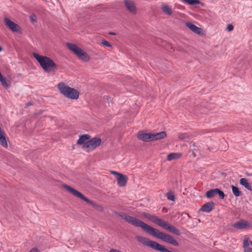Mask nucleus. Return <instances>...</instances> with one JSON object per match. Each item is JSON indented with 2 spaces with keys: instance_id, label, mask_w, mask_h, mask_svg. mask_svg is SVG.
<instances>
[{
  "instance_id": "f257e3e1",
  "label": "nucleus",
  "mask_w": 252,
  "mask_h": 252,
  "mask_svg": "<svg viewBox=\"0 0 252 252\" xmlns=\"http://www.w3.org/2000/svg\"><path fill=\"white\" fill-rule=\"evenodd\" d=\"M120 217L128 223L135 226L141 227L144 231L151 235L160 239L165 243H169L174 246H179L178 242L171 235L160 231L135 217L129 216L125 213L121 214Z\"/></svg>"
},
{
  "instance_id": "f03ea898",
  "label": "nucleus",
  "mask_w": 252,
  "mask_h": 252,
  "mask_svg": "<svg viewBox=\"0 0 252 252\" xmlns=\"http://www.w3.org/2000/svg\"><path fill=\"white\" fill-rule=\"evenodd\" d=\"M32 55L45 72H54L57 70V65L51 58L46 56L40 55L36 53H33Z\"/></svg>"
},
{
  "instance_id": "7ed1b4c3",
  "label": "nucleus",
  "mask_w": 252,
  "mask_h": 252,
  "mask_svg": "<svg viewBox=\"0 0 252 252\" xmlns=\"http://www.w3.org/2000/svg\"><path fill=\"white\" fill-rule=\"evenodd\" d=\"M142 215L145 218H147L152 222L156 223L157 225L162 227L164 229L178 236L180 235L181 233L180 231L175 226L169 224L167 221L162 220L155 215H153L144 212L142 213Z\"/></svg>"
},
{
  "instance_id": "20e7f679",
  "label": "nucleus",
  "mask_w": 252,
  "mask_h": 252,
  "mask_svg": "<svg viewBox=\"0 0 252 252\" xmlns=\"http://www.w3.org/2000/svg\"><path fill=\"white\" fill-rule=\"evenodd\" d=\"M60 93L65 97L77 100L79 96V92L76 89L70 87L63 82H60L57 86Z\"/></svg>"
},
{
  "instance_id": "39448f33",
  "label": "nucleus",
  "mask_w": 252,
  "mask_h": 252,
  "mask_svg": "<svg viewBox=\"0 0 252 252\" xmlns=\"http://www.w3.org/2000/svg\"><path fill=\"white\" fill-rule=\"evenodd\" d=\"M136 239L143 245L148 246L151 249L161 252H172L165 248L163 245L156 241L150 240L147 238L142 236H136Z\"/></svg>"
},
{
  "instance_id": "423d86ee",
  "label": "nucleus",
  "mask_w": 252,
  "mask_h": 252,
  "mask_svg": "<svg viewBox=\"0 0 252 252\" xmlns=\"http://www.w3.org/2000/svg\"><path fill=\"white\" fill-rule=\"evenodd\" d=\"M63 187L64 189H65L72 195L80 199H81L85 201V202L89 203L98 211L100 212H102L103 211V208L101 206L95 203L93 201L89 200L87 197H86L82 193L77 190L73 188L72 187L66 184L63 185Z\"/></svg>"
},
{
  "instance_id": "0eeeda50",
  "label": "nucleus",
  "mask_w": 252,
  "mask_h": 252,
  "mask_svg": "<svg viewBox=\"0 0 252 252\" xmlns=\"http://www.w3.org/2000/svg\"><path fill=\"white\" fill-rule=\"evenodd\" d=\"M66 46L68 49L73 53L80 60L86 63L90 61V57L89 55L76 44L68 42L66 43Z\"/></svg>"
},
{
  "instance_id": "6e6552de",
  "label": "nucleus",
  "mask_w": 252,
  "mask_h": 252,
  "mask_svg": "<svg viewBox=\"0 0 252 252\" xmlns=\"http://www.w3.org/2000/svg\"><path fill=\"white\" fill-rule=\"evenodd\" d=\"M101 139L99 137H94L87 141L83 145L82 148L86 152L90 153L100 145Z\"/></svg>"
},
{
  "instance_id": "1a4fd4ad",
  "label": "nucleus",
  "mask_w": 252,
  "mask_h": 252,
  "mask_svg": "<svg viewBox=\"0 0 252 252\" xmlns=\"http://www.w3.org/2000/svg\"><path fill=\"white\" fill-rule=\"evenodd\" d=\"M110 173L112 175L117 176V183L119 186L123 187L126 185L128 180V177L126 175L115 171H110Z\"/></svg>"
},
{
  "instance_id": "9d476101",
  "label": "nucleus",
  "mask_w": 252,
  "mask_h": 252,
  "mask_svg": "<svg viewBox=\"0 0 252 252\" xmlns=\"http://www.w3.org/2000/svg\"><path fill=\"white\" fill-rule=\"evenodd\" d=\"M217 194H218L220 198L221 199L224 198V193L219 189H214L207 191L205 195L206 197L211 198L215 197Z\"/></svg>"
},
{
  "instance_id": "9b49d317",
  "label": "nucleus",
  "mask_w": 252,
  "mask_h": 252,
  "mask_svg": "<svg viewBox=\"0 0 252 252\" xmlns=\"http://www.w3.org/2000/svg\"><path fill=\"white\" fill-rule=\"evenodd\" d=\"M124 2L127 10L130 13L132 14H136L137 9L133 0H125Z\"/></svg>"
},
{
  "instance_id": "f8f14e48",
  "label": "nucleus",
  "mask_w": 252,
  "mask_h": 252,
  "mask_svg": "<svg viewBox=\"0 0 252 252\" xmlns=\"http://www.w3.org/2000/svg\"><path fill=\"white\" fill-rule=\"evenodd\" d=\"M4 22L5 25L13 32H17L20 30V28L18 24L11 21L8 18H4Z\"/></svg>"
},
{
  "instance_id": "ddd939ff",
  "label": "nucleus",
  "mask_w": 252,
  "mask_h": 252,
  "mask_svg": "<svg viewBox=\"0 0 252 252\" xmlns=\"http://www.w3.org/2000/svg\"><path fill=\"white\" fill-rule=\"evenodd\" d=\"M251 224L248 221L241 220L233 224V227L237 229H244L249 228Z\"/></svg>"
},
{
  "instance_id": "4468645a",
  "label": "nucleus",
  "mask_w": 252,
  "mask_h": 252,
  "mask_svg": "<svg viewBox=\"0 0 252 252\" xmlns=\"http://www.w3.org/2000/svg\"><path fill=\"white\" fill-rule=\"evenodd\" d=\"M137 137L138 139L144 142L152 141V133H145L140 131L138 132Z\"/></svg>"
},
{
  "instance_id": "2eb2a0df",
  "label": "nucleus",
  "mask_w": 252,
  "mask_h": 252,
  "mask_svg": "<svg viewBox=\"0 0 252 252\" xmlns=\"http://www.w3.org/2000/svg\"><path fill=\"white\" fill-rule=\"evenodd\" d=\"M185 25L193 32L201 35L202 34V29L200 28L197 27L195 25L191 22H187Z\"/></svg>"
},
{
  "instance_id": "dca6fc26",
  "label": "nucleus",
  "mask_w": 252,
  "mask_h": 252,
  "mask_svg": "<svg viewBox=\"0 0 252 252\" xmlns=\"http://www.w3.org/2000/svg\"><path fill=\"white\" fill-rule=\"evenodd\" d=\"M215 203L213 202H209L204 204L200 208V211L206 213L210 212L214 209Z\"/></svg>"
},
{
  "instance_id": "f3484780",
  "label": "nucleus",
  "mask_w": 252,
  "mask_h": 252,
  "mask_svg": "<svg viewBox=\"0 0 252 252\" xmlns=\"http://www.w3.org/2000/svg\"><path fill=\"white\" fill-rule=\"evenodd\" d=\"M91 138V136L88 134L81 135L79 136L78 140L77 141L76 144L78 145H83L86 143L87 140Z\"/></svg>"
},
{
  "instance_id": "a211bd4d",
  "label": "nucleus",
  "mask_w": 252,
  "mask_h": 252,
  "mask_svg": "<svg viewBox=\"0 0 252 252\" xmlns=\"http://www.w3.org/2000/svg\"><path fill=\"white\" fill-rule=\"evenodd\" d=\"M167 136L164 131H161L157 133H152V141L154 140H159L165 138Z\"/></svg>"
},
{
  "instance_id": "6ab92c4d",
  "label": "nucleus",
  "mask_w": 252,
  "mask_h": 252,
  "mask_svg": "<svg viewBox=\"0 0 252 252\" xmlns=\"http://www.w3.org/2000/svg\"><path fill=\"white\" fill-rule=\"evenodd\" d=\"M182 156V154L181 153H171L169 154L167 156V160L168 161H171L180 158Z\"/></svg>"
},
{
  "instance_id": "aec40b11",
  "label": "nucleus",
  "mask_w": 252,
  "mask_h": 252,
  "mask_svg": "<svg viewBox=\"0 0 252 252\" xmlns=\"http://www.w3.org/2000/svg\"><path fill=\"white\" fill-rule=\"evenodd\" d=\"M240 184L243 186L245 188L249 190H252V189L251 186L249 184L248 179L246 178H242L240 180Z\"/></svg>"
},
{
  "instance_id": "412c9836",
  "label": "nucleus",
  "mask_w": 252,
  "mask_h": 252,
  "mask_svg": "<svg viewBox=\"0 0 252 252\" xmlns=\"http://www.w3.org/2000/svg\"><path fill=\"white\" fill-rule=\"evenodd\" d=\"M161 9L165 14L168 15H171L172 14V10L167 5L163 4L162 5Z\"/></svg>"
},
{
  "instance_id": "4be33fe9",
  "label": "nucleus",
  "mask_w": 252,
  "mask_h": 252,
  "mask_svg": "<svg viewBox=\"0 0 252 252\" xmlns=\"http://www.w3.org/2000/svg\"><path fill=\"white\" fill-rule=\"evenodd\" d=\"M231 188H232V192L235 196L238 197V196H240L241 192L240 191L239 189L237 187H236L233 185H232Z\"/></svg>"
},
{
  "instance_id": "5701e85b",
  "label": "nucleus",
  "mask_w": 252,
  "mask_h": 252,
  "mask_svg": "<svg viewBox=\"0 0 252 252\" xmlns=\"http://www.w3.org/2000/svg\"><path fill=\"white\" fill-rule=\"evenodd\" d=\"M183 2L189 4L194 5L199 4L200 2L198 0H182Z\"/></svg>"
},
{
  "instance_id": "b1692460",
  "label": "nucleus",
  "mask_w": 252,
  "mask_h": 252,
  "mask_svg": "<svg viewBox=\"0 0 252 252\" xmlns=\"http://www.w3.org/2000/svg\"><path fill=\"white\" fill-rule=\"evenodd\" d=\"M0 82L1 85L6 88H8L10 86V84L6 82L5 79L3 76L0 78Z\"/></svg>"
},
{
  "instance_id": "393cba45",
  "label": "nucleus",
  "mask_w": 252,
  "mask_h": 252,
  "mask_svg": "<svg viewBox=\"0 0 252 252\" xmlns=\"http://www.w3.org/2000/svg\"><path fill=\"white\" fill-rule=\"evenodd\" d=\"M178 138L181 140H184L189 138V135L187 133H180L178 134Z\"/></svg>"
},
{
  "instance_id": "a878e982",
  "label": "nucleus",
  "mask_w": 252,
  "mask_h": 252,
  "mask_svg": "<svg viewBox=\"0 0 252 252\" xmlns=\"http://www.w3.org/2000/svg\"><path fill=\"white\" fill-rule=\"evenodd\" d=\"M166 196L168 200H170L171 201L175 200V197H174V194L171 192H167L166 194Z\"/></svg>"
},
{
  "instance_id": "bb28decb",
  "label": "nucleus",
  "mask_w": 252,
  "mask_h": 252,
  "mask_svg": "<svg viewBox=\"0 0 252 252\" xmlns=\"http://www.w3.org/2000/svg\"><path fill=\"white\" fill-rule=\"evenodd\" d=\"M101 44L107 47H112L111 44L108 41L104 39L101 41Z\"/></svg>"
},
{
  "instance_id": "cd10ccee",
  "label": "nucleus",
  "mask_w": 252,
  "mask_h": 252,
  "mask_svg": "<svg viewBox=\"0 0 252 252\" xmlns=\"http://www.w3.org/2000/svg\"><path fill=\"white\" fill-rule=\"evenodd\" d=\"M30 20L32 23H34L37 21V18L35 15L32 14L30 16Z\"/></svg>"
},
{
  "instance_id": "c85d7f7f",
  "label": "nucleus",
  "mask_w": 252,
  "mask_h": 252,
  "mask_svg": "<svg viewBox=\"0 0 252 252\" xmlns=\"http://www.w3.org/2000/svg\"><path fill=\"white\" fill-rule=\"evenodd\" d=\"M234 29L233 26L231 24H229L226 27V30L228 32H231Z\"/></svg>"
},
{
  "instance_id": "c756f323",
  "label": "nucleus",
  "mask_w": 252,
  "mask_h": 252,
  "mask_svg": "<svg viewBox=\"0 0 252 252\" xmlns=\"http://www.w3.org/2000/svg\"><path fill=\"white\" fill-rule=\"evenodd\" d=\"M244 248L245 249L246 248H249V244L248 240H245L243 243Z\"/></svg>"
},
{
  "instance_id": "7c9ffc66",
  "label": "nucleus",
  "mask_w": 252,
  "mask_h": 252,
  "mask_svg": "<svg viewBox=\"0 0 252 252\" xmlns=\"http://www.w3.org/2000/svg\"><path fill=\"white\" fill-rule=\"evenodd\" d=\"M28 252H39V251L37 248H33Z\"/></svg>"
},
{
  "instance_id": "2f4dec72",
  "label": "nucleus",
  "mask_w": 252,
  "mask_h": 252,
  "mask_svg": "<svg viewBox=\"0 0 252 252\" xmlns=\"http://www.w3.org/2000/svg\"><path fill=\"white\" fill-rule=\"evenodd\" d=\"M245 252H252V250L250 248H246L245 249Z\"/></svg>"
},
{
  "instance_id": "473e14b6",
  "label": "nucleus",
  "mask_w": 252,
  "mask_h": 252,
  "mask_svg": "<svg viewBox=\"0 0 252 252\" xmlns=\"http://www.w3.org/2000/svg\"><path fill=\"white\" fill-rule=\"evenodd\" d=\"M32 105V104L31 102H29V103H28L26 104V105L27 106H30V105Z\"/></svg>"
},
{
  "instance_id": "72a5a7b5",
  "label": "nucleus",
  "mask_w": 252,
  "mask_h": 252,
  "mask_svg": "<svg viewBox=\"0 0 252 252\" xmlns=\"http://www.w3.org/2000/svg\"><path fill=\"white\" fill-rule=\"evenodd\" d=\"M191 145H192V147H195V144L194 143H191Z\"/></svg>"
},
{
  "instance_id": "f704fd0d",
  "label": "nucleus",
  "mask_w": 252,
  "mask_h": 252,
  "mask_svg": "<svg viewBox=\"0 0 252 252\" xmlns=\"http://www.w3.org/2000/svg\"><path fill=\"white\" fill-rule=\"evenodd\" d=\"M110 34H111V35H115V34L114 33H112V32H110L109 33Z\"/></svg>"
},
{
  "instance_id": "c9c22d12",
  "label": "nucleus",
  "mask_w": 252,
  "mask_h": 252,
  "mask_svg": "<svg viewBox=\"0 0 252 252\" xmlns=\"http://www.w3.org/2000/svg\"><path fill=\"white\" fill-rule=\"evenodd\" d=\"M2 51V48L0 46V52Z\"/></svg>"
},
{
  "instance_id": "e433bc0d",
  "label": "nucleus",
  "mask_w": 252,
  "mask_h": 252,
  "mask_svg": "<svg viewBox=\"0 0 252 252\" xmlns=\"http://www.w3.org/2000/svg\"><path fill=\"white\" fill-rule=\"evenodd\" d=\"M194 157L195 156V154L194 153H193Z\"/></svg>"
}]
</instances>
